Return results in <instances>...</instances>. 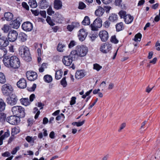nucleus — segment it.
I'll return each mask as SVG.
<instances>
[{
  "mask_svg": "<svg viewBox=\"0 0 160 160\" xmlns=\"http://www.w3.org/2000/svg\"><path fill=\"white\" fill-rule=\"evenodd\" d=\"M3 61L5 65L8 67L18 69L20 66V61L18 58L13 56L10 58H4Z\"/></svg>",
  "mask_w": 160,
  "mask_h": 160,
  "instance_id": "obj_1",
  "label": "nucleus"
},
{
  "mask_svg": "<svg viewBox=\"0 0 160 160\" xmlns=\"http://www.w3.org/2000/svg\"><path fill=\"white\" fill-rule=\"evenodd\" d=\"M76 49L71 51V55H74L75 58L77 59L78 56H85L88 52L87 48L83 45L77 46Z\"/></svg>",
  "mask_w": 160,
  "mask_h": 160,
  "instance_id": "obj_2",
  "label": "nucleus"
},
{
  "mask_svg": "<svg viewBox=\"0 0 160 160\" xmlns=\"http://www.w3.org/2000/svg\"><path fill=\"white\" fill-rule=\"evenodd\" d=\"M21 57L27 62L31 61L32 58L29 49L26 46H23L21 48Z\"/></svg>",
  "mask_w": 160,
  "mask_h": 160,
  "instance_id": "obj_3",
  "label": "nucleus"
},
{
  "mask_svg": "<svg viewBox=\"0 0 160 160\" xmlns=\"http://www.w3.org/2000/svg\"><path fill=\"white\" fill-rule=\"evenodd\" d=\"M2 90L4 95L8 96L11 94L13 91V89L10 85L5 84L2 86Z\"/></svg>",
  "mask_w": 160,
  "mask_h": 160,
  "instance_id": "obj_4",
  "label": "nucleus"
},
{
  "mask_svg": "<svg viewBox=\"0 0 160 160\" xmlns=\"http://www.w3.org/2000/svg\"><path fill=\"white\" fill-rule=\"evenodd\" d=\"M73 58L76 59L74 58V55H71V52L69 55L63 56L62 59V62L65 65L69 66L72 62Z\"/></svg>",
  "mask_w": 160,
  "mask_h": 160,
  "instance_id": "obj_5",
  "label": "nucleus"
},
{
  "mask_svg": "<svg viewBox=\"0 0 160 160\" xmlns=\"http://www.w3.org/2000/svg\"><path fill=\"white\" fill-rule=\"evenodd\" d=\"M102 25V20L99 18H97L90 25V27L92 30L96 31L101 27Z\"/></svg>",
  "mask_w": 160,
  "mask_h": 160,
  "instance_id": "obj_6",
  "label": "nucleus"
},
{
  "mask_svg": "<svg viewBox=\"0 0 160 160\" xmlns=\"http://www.w3.org/2000/svg\"><path fill=\"white\" fill-rule=\"evenodd\" d=\"M8 96L6 98V101L7 103L11 105L16 104L18 100L17 97L16 95L14 94H12Z\"/></svg>",
  "mask_w": 160,
  "mask_h": 160,
  "instance_id": "obj_7",
  "label": "nucleus"
},
{
  "mask_svg": "<svg viewBox=\"0 0 160 160\" xmlns=\"http://www.w3.org/2000/svg\"><path fill=\"white\" fill-rule=\"evenodd\" d=\"M6 120L11 124H18L20 121V118L18 116L17 117L14 115L7 117Z\"/></svg>",
  "mask_w": 160,
  "mask_h": 160,
  "instance_id": "obj_8",
  "label": "nucleus"
},
{
  "mask_svg": "<svg viewBox=\"0 0 160 160\" xmlns=\"http://www.w3.org/2000/svg\"><path fill=\"white\" fill-rule=\"evenodd\" d=\"M18 33L16 31L12 30L8 33V40L11 42H14L17 39Z\"/></svg>",
  "mask_w": 160,
  "mask_h": 160,
  "instance_id": "obj_9",
  "label": "nucleus"
},
{
  "mask_svg": "<svg viewBox=\"0 0 160 160\" xmlns=\"http://www.w3.org/2000/svg\"><path fill=\"white\" fill-rule=\"evenodd\" d=\"M112 49V45L109 43H103L100 48V51L103 53H106L108 52Z\"/></svg>",
  "mask_w": 160,
  "mask_h": 160,
  "instance_id": "obj_10",
  "label": "nucleus"
},
{
  "mask_svg": "<svg viewBox=\"0 0 160 160\" xmlns=\"http://www.w3.org/2000/svg\"><path fill=\"white\" fill-rule=\"evenodd\" d=\"M99 36L101 41L103 42H106L109 38L108 32L105 30H102L100 31Z\"/></svg>",
  "mask_w": 160,
  "mask_h": 160,
  "instance_id": "obj_11",
  "label": "nucleus"
},
{
  "mask_svg": "<svg viewBox=\"0 0 160 160\" xmlns=\"http://www.w3.org/2000/svg\"><path fill=\"white\" fill-rule=\"evenodd\" d=\"M26 75L28 80L33 81L36 80L38 77L37 73L32 71H28L26 73Z\"/></svg>",
  "mask_w": 160,
  "mask_h": 160,
  "instance_id": "obj_12",
  "label": "nucleus"
},
{
  "mask_svg": "<svg viewBox=\"0 0 160 160\" xmlns=\"http://www.w3.org/2000/svg\"><path fill=\"white\" fill-rule=\"evenodd\" d=\"M22 27L24 31L26 32H29L32 29L33 25L30 22H26L22 24Z\"/></svg>",
  "mask_w": 160,
  "mask_h": 160,
  "instance_id": "obj_13",
  "label": "nucleus"
},
{
  "mask_svg": "<svg viewBox=\"0 0 160 160\" xmlns=\"http://www.w3.org/2000/svg\"><path fill=\"white\" fill-rule=\"evenodd\" d=\"M88 35V33L83 29L79 30L78 32V37L81 41L85 40Z\"/></svg>",
  "mask_w": 160,
  "mask_h": 160,
  "instance_id": "obj_14",
  "label": "nucleus"
},
{
  "mask_svg": "<svg viewBox=\"0 0 160 160\" xmlns=\"http://www.w3.org/2000/svg\"><path fill=\"white\" fill-rule=\"evenodd\" d=\"M9 43L6 37L3 36L0 38V46L6 47L9 44Z\"/></svg>",
  "mask_w": 160,
  "mask_h": 160,
  "instance_id": "obj_15",
  "label": "nucleus"
},
{
  "mask_svg": "<svg viewBox=\"0 0 160 160\" xmlns=\"http://www.w3.org/2000/svg\"><path fill=\"white\" fill-rule=\"evenodd\" d=\"M19 18H16L15 20L13 21L10 24V25L11 27L15 29L18 28L20 26V22L19 21Z\"/></svg>",
  "mask_w": 160,
  "mask_h": 160,
  "instance_id": "obj_16",
  "label": "nucleus"
},
{
  "mask_svg": "<svg viewBox=\"0 0 160 160\" xmlns=\"http://www.w3.org/2000/svg\"><path fill=\"white\" fill-rule=\"evenodd\" d=\"M12 111L14 115L20 117V106H19L13 107L12 108Z\"/></svg>",
  "mask_w": 160,
  "mask_h": 160,
  "instance_id": "obj_17",
  "label": "nucleus"
},
{
  "mask_svg": "<svg viewBox=\"0 0 160 160\" xmlns=\"http://www.w3.org/2000/svg\"><path fill=\"white\" fill-rule=\"evenodd\" d=\"M62 5L61 1L60 0H54V8L57 9H61Z\"/></svg>",
  "mask_w": 160,
  "mask_h": 160,
  "instance_id": "obj_18",
  "label": "nucleus"
},
{
  "mask_svg": "<svg viewBox=\"0 0 160 160\" xmlns=\"http://www.w3.org/2000/svg\"><path fill=\"white\" fill-rule=\"evenodd\" d=\"M55 20L56 22L61 23L64 21V18L61 15L58 13H55Z\"/></svg>",
  "mask_w": 160,
  "mask_h": 160,
  "instance_id": "obj_19",
  "label": "nucleus"
},
{
  "mask_svg": "<svg viewBox=\"0 0 160 160\" xmlns=\"http://www.w3.org/2000/svg\"><path fill=\"white\" fill-rule=\"evenodd\" d=\"M134 18L130 14H127L124 18V21L126 24H130L132 22Z\"/></svg>",
  "mask_w": 160,
  "mask_h": 160,
  "instance_id": "obj_20",
  "label": "nucleus"
},
{
  "mask_svg": "<svg viewBox=\"0 0 160 160\" xmlns=\"http://www.w3.org/2000/svg\"><path fill=\"white\" fill-rule=\"evenodd\" d=\"M38 5L42 9H44L48 6V3L46 0H42L38 3Z\"/></svg>",
  "mask_w": 160,
  "mask_h": 160,
  "instance_id": "obj_21",
  "label": "nucleus"
},
{
  "mask_svg": "<svg viewBox=\"0 0 160 160\" xmlns=\"http://www.w3.org/2000/svg\"><path fill=\"white\" fill-rule=\"evenodd\" d=\"M105 12L104 9L101 7H99L98 9L95 12V14L97 16L101 17L102 16Z\"/></svg>",
  "mask_w": 160,
  "mask_h": 160,
  "instance_id": "obj_22",
  "label": "nucleus"
},
{
  "mask_svg": "<svg viewBox=\"0 0 160 160\" xmlns=\"http://www.w3.org/2000/svg\"><path fill=\"white\" fill-rule=\"evenodd\" d=\"M85 74L82 70L78 71L75 74V78L78 79H81L83 77Z\"/></svg>",
  "mask_w": 160,
  "mask_h": 160,
  "instance_id": "obj_23",
  "label": "nucleus"
},
{
  "mask_svg": "<svg viewBox=\"0 0 160 160\" xmlns=\"http://www.w3.org/2000/svg\"><path fill=\"white\" fill-rule=\"evenodd\" d=\"M11 27L8 24H4L2 28V29L5 33H7L10 31L9 30L11 29Z\"/></svg>",
  "mask_w": 160,
  "mask_h": 160,
  "instance_id": "obj_24",
  "label": "nucleus"
},
{
  "mask_svg": "<svg viewBox=\"0 0 160 160\" xmlns=\"http://www.w3.org/2000/svg\"><path fill=\"white\" fill-rule=\"evenodd\" d=\"M4 16L6 20L8 21L11 20L13 18V14L10 12H5Z\"/></svg>",
  "mask_w": 160,
  "mask_h": 160,
  "instance_id": "obj_25",
  "label": "nucleus"
},
{
  "mask_svg": "<svg viewBox=\"0 0 160 160\" xmlns=\"http://www.w3.org/2000/svg\"><path fill=\"white\" fill-rule=\"evenodd\" d=\"M116 30L117 31H120L124 29V26L123 23L122 22H120L117 23L116 25Z\"/></svg>",
  "mask_w": 160,
  "mask_h": 160,
  "instance_id": "obj_26",
  "label": "nucleus"
},
{
  "mask_svg": "<svg viewBox=\"0 0 160 160\" xmlns=\"http://www.w3.org/2000/svg\"><path fill=\"white\" fill-rule=\"evenodd\" d=\"M63 72L61 70H58L56 71L55 73V78L56 79H60L62 77Z\"/></svg>",
  "mask_w": 160,
  "mask_h": 160,
  "instance_id": "obj_27",
  "label": "nucleus"
},
{
  "mask_svg": "<svg viewBox=\"0 0 160 160\" xmlns=\"http://www.w3.org/2000/svg\"><path fill=\"white\" fill-rule=\"evenodd\" d=\"M43 79L46 82L49 83L51 82L52 78V76L49 75H46L44 76Z\"/></svg>",
  "mask_w": 160,
  "mask_h": 160,
  "instance_id": "obj_28",
  "label": "nucleus"
},
{
  "mask_svg": "<svg viewBox=\"0 0 160 160\" xmlns=\"http://www.w3.org/2000/svg\"><path fill=\"white\" fill-rule=\"evenodd\" d=\"M22 104L26 106H28L30 104L28 98H22L21 99Z\"/></svg>",
  "mask_w": 160,
  "mask_h": 160,
  "instance_id": "obj_29",
  "label": "nucleus"
},
{
  "mask_svg": "<svg viewBox=\"0 0 160 160\" xmlns=\"http://www.w3.org/2000/svg\"><path fill=\"white\" fill-rule=\"evenodd\" d=\"M7 51L5 48H0V58L3 57L7 53Z\"/></svg>",
  "mask_w": 160,
  "mask_h": 160,
  "instance_id": "obj_30",
  "label": "nucleus"
},
{
  "mask_svg": "<svg viewBox=\"0 0 160 160\" xmlns=\"http://www.w3.org/2000/svg\"><path fill=\"white\" fill-rule=\"evenodd\" d=\"M90 23V21L88 16H85L84 20L82 22V24L84 25H88Z\"/></svg>",
  "mask_w": 160,
  "mask_h": 160,
  "instance_id": "obj_31",
  "label": "nucleus"
},
{
  "mask_svg": "<svg viewBox=\"0 0 160 160\" xmlns=\"http://www.w3.org/2000/svg\"><path fill=\"white\" fill-rule=\"evenodd\" d=\"M28 3L31 8H35L37 6V3L35 0H30Z\"/></svg>",
  "mask_w": 160,
  "mask_h": 160,
  "instance_id": "obj_32",
  "label": "nucleus"
},
{
  "mask_svg": "<svg viewBox=\"0 0 160 160\" xmlns=\"http://www.w3.org/2000/svg\"><path fill=\"white\" fill-rule=\"evenodd\" d=\"M118 18L117 15L112 14L109 17V19L111 22H114L118 20Z\"/></svg>",
  "mask_w": 160,
  "mask_h": 160,
  "instance_id": "obj_33",
  "label": "nucleus"
},
{
  "mask_svg": "<svg viewBox=\"0 0 160 160\" xmlns=\"http://www.w3.org/2000/svg\"><path fill=\"white\" fill-rule=\"evenodd\" d=\"M27 87V82L24 78H21V88H24Z\"/></svg>",
  "mask_w": 160,
  "mask_h": 160,
  "instance_id": "obj_34",
  "label": "nucleus"
},
{
  "mask_svg": "<svg viewBox=\"0 0 160 160\" xmlns=\"http://www.w3.org/2000/svg\"><path fill=\"white\" fill-rule=\"evenodd\" d=\"M141 34L139 33L135 36L134 38L133 39V40L136 42H140L141 41Z\"/></svg>",
  "mask_w": 160,
  "mask_h": 160,
  "instance_id": "obj_35",
  "label": "nucleus"
},
{
  "mask_svg": "<svg viewBox=\"0 0 160 160\" xmlns=\"http://www.w3.org/2000/svg\"><path fill=\"white\" fill-rule=\"evenodd\" d=\"M6 104L2 99H0V111H3L5 108Z\"/></svg>",
  "mask_w": 160,
  "mask_h": 160,
  "instance_id": "obj_36",
  "label": "nucleus"
},
{
  "mask_svg": "<svg viewBox=\"0 0 160 160\" xmlns=\"http://www.w3.org/2000/svg\"><path fill=\"white\" fill-rule=\"evenodd\" d=\"M6 78L3 73L0 72V83L3 84L6 82Z\"/></svg>",
  "mask_w": 160,
  "mask_h": 160,
  "instance_id": "obj_37",
  "label": "nucleus"
},
{
  "mask_svg": "<svg viewBox=\"0 0 160 160\" xmlns=\"http://www.w3.org/2000/svg\"><path fill=\"white\" fill-rule=\"evenodd\" d=\"M20 132L19 127H15L12 129L11 134L12 136L17 134Z\"/></svg>",
  "mask_w": 160,
  "mask_h": 160,
  "instance_id": "obj_38",
  "label": "nucleus"
},
{
  "mask_svg": "<svg viewBox=\"0 0 160 160\" xmlns=\"http://www.w3.org/2000/svg\"><path fill=\"white\" fill-rule=\"evenodd\" d=\"M65 46L59 43L57 47V49L58 51L60 52H63L64 50V48Z\"/></svg>",
  "mask_w": 160,
  "mask_h": 160,
  "instance_id": "obj_39",
  "label": "nucleus"
},
{
  "mask_svg": "<svg viewBox=\"0 0 160 160\" xmlns=\"http://www.w3.org/2000/svg\"><path fill=\"white\" fill-rule=\"evenodd\" d=\"M62 86L63 87L65 88L66 87L67 85V82L66 80L65 77L63 78L60 82Z\"/></svg>",
  "mask_w": 160,
  "mask_h": 160,
  "instance_id": "obj_40",
  "label": "nucleus"
},
{
  "mask_svg": "<svg viewBox=\"0 0 160 160\" xmlns=\"http://www.w3.org/2000/svg\"><path fill=\"white\" fill-rule=\"evenodd\" d=\"M27 38V35L23 32L21 33V41L24 42L26 40Z\"/></svg>",
  "mask_w": 160,
  "mask_h": 160,
  "instance_id": "obj_41",
  "label": "nucleus"
},
{
  "mask_svg": "<svg viewBox=\"0 0 160 160\" xmlns=\"http://www.w3.org/2000/svg\"><path fill=\"white\" fill-rule=\"evenodd\" d=\"M126 12L125 11L121 10L120 12H119L118 13V14L120 16L121 18H124L125 16H126L127 14H126Z\"/></svg>",
  "mask_w": 160,
  "mask_h": 160,
  "instance_id": "obj_42",
  "label": "nucleus"
},
{
  "mask_svg": "<svg viewBox=\"0 0 160 160\" xmlns=\"http://www.w3.org/2000/svg\"><path fill=\"white\" fill-rule=\"evenodd\" d=\"M36 84L34 83L31 87H28V90L30 92L34 91L36 88Z\"/></svg>",
  "mask_w": 160,
  "mask_h": 160,
  "instance_id": "obj_43",
  "label": "nucleus"
},
{
  "mask_svg": "<svg viewBox=\"0 0 160 160\" xmlns=\"http://www.w3.org/2000/svg\"><path fill=\"white\" fill-rule=\"evenodd\" d=\"M102 68V67L99 65L98 64L96 63L93 65L94 69L97 70L98 71H99Z\"/></svg>",
  "mask_w": 160,
  "mask_h": 160,
  "instance_id": "obj_44",
  "label": "nucleus"
},
{
  "mask_svg": "<svg viewBox=\"0 0 160 160\" xmlns=\"http://www.w3.org/2000/svg\"><path fill=\"white\" fill-rule=\"evenodd\" d=\"M111 41L115 44L117 43L118 41L116 39L115 36H113L111 37Z\"/></svg>",
  "mask_w": 160,
  "mask_h": 160,
  "instance_id": "obj_45",
  "label": "nucleus"
},
{
  "mask_svg": "<svg viewBox=\"0 0 160 160\" xmlns=\"http://www.w3.org/2000/svg\"><path fill=\"white\" fill-rule=\"evenodd\" d=\"M47 12L48 14L49 15H52L54 13V12L52 10V7H49L47 9Z\"/></svg>",
  "mask_w": 160,
  "mask_h": 160,
  "instance_id": "obj_46",
  "label": "nucleus"
},
{
  "mask_svg": "<svg viewBox=\"0 0 160 160\" xmlns=\"http://www.w3.org/2000/svg\"><path fill=\"white\" fill-rule=\"evenodd\" d=\"M6 115L3 113H0V122L4 121L6 118Z\"/></svg>",
  "mask_w": 160,
  "mask_h": 160,
  "instance_id": "obj_47",
  "label": "nucleus"
},
{
  "mask_svg": "<svg viewBox=\"0 0 160 160\" xmlns=\"http://www.w3.org/2000/svg\"><path fill=\"white\" fill-rule=\"evenodd\" d=\"M86 7L85 4L83 2H80L79 3L78 8L79 9H82Z\"/></svg>",
  "mask_w": 160,
  "mask_h": 160,
  "instance_id": "obj_48",
  "label": "nucleus"
},
{
  "mask_svg": "<svg viewBox=\"0 0 160 160\" xmlns=\"http://www.w3.org/2000/svg\"><path fill=\"white\" fill-rule=\"evenodd\" d=\"M10 135V132L8 130H7L6 132H5L4 134L2 135L1 136L2 137V138L4 139L5 138H7Z\"/></svg>",
  "mask_w": 160,
  "mask_h": 160,
  "instance_id": "obj_49",
  "label": "nucleus"
},
{
  "mask_svg": "<svg viewBox=\"0 0 160 160\" xmlns=\"http://www.w3.org/2000/svg\"><path fill=\"white\" fill-rule=\"evenodd\" d=\"M19 146L17 147L14 148L11 152V153L13 155L15 154L17 151L19 150Z\"/></svg>",
  "mask_w": 160,
  "mask_h": 160,
  "instance_id": "obj_50",
  "label": "nucleus"
},
{
  "mask_svg": "<svg viewBox=\"0 0 160 160\" xmlns=\"http://www.w3.org/2000/svg\"><path fill=\"white\" fill-rule=\"evenodd\" d=\"M46 21L47 22H48V23H49V24L52 26L54 25L51 19V18L49 16H48L47 17Z\"/></svg>",
  "mask_w": 160,
  "mask_h": 160,
  "instance_id": "obj_51",
  "label": "nucleus"
},
{
  "mask_svg": "<svg viewBox=\"0 0 160 160\" xmlns=\"http://www.w3.org/2000/svg\"><path fill=\"white\" fill-rule=\"evenodd\" d=\"M25 116L24 109L21 107V118H24Z\"/></svg>",
  "mask_w": 160,
  "mask_h": 160,
  "instance_id": "obj_52",
  "label": "nucleus"
},
{
  "mask_svg": "<svg viewBox=\"0 0 160 160\" xmlns=\"http://www.w3.org/2000/svg\"><path fill=\"white\" fill-rule=\"evenodd\" d=\"M22 7L26 9L27 10H29V6L26 3L23 2L22 3Z\"/></svg>",
  "mask_w": 160,
  "mask_h": 160,
  "instance_id": "obj_53",
  "label": "nucleus"
},
{
  "mask_svg": "<svg viewBox=\"0 0 160 160\" xmlns=\"http://www.w3.org/2000/svg\"><path fill=\"white\" fill-rule=\"evenodd\" d=\"M76 45V42L74 41H72L68 45V47L71 48Z\"/></svg>",
  "mask_w": 160,
  "mask_h": 160,
  "instance_id": "obj_54",
  "label": "nucleus"
},
{
  "mask_svg": "<svg viewBox=\"0 0 160 160\" xmlns=\"http://www.w3.org/2000/svg\"><path fill=\"white\" fill-rule=\"evenodd\" d=\"M76 98L73 97H72L71 98V100L70 101V104L71 105H74L76 102Z\"/></svg>",
  "mask_w": 160,
  "mask_h": 160,
  "instance_id": "obj_55",
  "label": "nucleus"
},
{
  "mask_svg": "<svg viewBox=\"0 0 160 160\" xmlns=\"http://www.w3.org/2000/svg\"><path fill=\"white\" fill-rule=\"evenodd\" d=\"M110 23L108 21H106L104 23V26L106 28H108L110 25Z\"/></svg>",
  "mask_w": 160,
  "mask_h": 160,
  "instance_id": "obj_56",
  "label": "nucleus"
},
{
  "mask_svg": "<svg viewBox=\"0 0 160 160\" xmlns=\"http://www.w3.org/2000/svg\"><path fill=\"white\" fill-rule=\"evenodd\" d=\"M71 24L74 28H78L79 26V23L77 22H72Z\"/></svg>",
  "mask_w": 160,
  "mask_h": 160,
  "instance_id": "obj_57",
  "label": "nucleus"
},
{
  "mask_svg": "<svg viewBox=\"0 0 160 160\" xmlns=\"http://www.w3.org/2000/svg\"><path fill=\"white\" fill-rule=\"evenodd\" d=\"M72 25L71 24L68 25L67 26V29L70 32L72 31V30L74 28Z\"/></svg>",
  "mask_w": 160,
  "mask_h": 160,
  "instance_id": "obj_58",
  "label": "nucleus"
},
{
  "mask_svg": "<svg viewBox=\"0 0 160 160\" xmlns=\"http://www.w3.org/2000/svg\"><path fill=\"white\" fill-rule=\"evenodd\" d=\"M40 14L44 18H46V11H40Z\"/></svg>",
  "mask_w": 160,
  "mask_h": 160,
  "instance_id": "obj_59",
  "label": "nucleus"
},
{
  "mask_svg": "<svg viewBox=\"0 0 160 160\" xmlns=\"http://www.w3.org/2000/svg\"><path fill=\"white\" fill-rule=\"evenodd\" d=\"M102 2L105 4H108L112 2V0H101Z\"/></svg>",
  "mask_w": 160,
  "mask_h": 160,
  "instance_id": "obj_60",
  "label": "nucleus"
},
{
  "mask_svg": "<svg viewBox=\"0 0 160 160\" xmlns=\"http://www.w3.org/2000/svg\"><path fill=\"white\" fill-rule=\"evenodd\" d=\"M10 153L8 152H6L2 154V156L4 157H9L10 156Z\"/></svg>",
  "mask_w": 160,
  "mask_h": 160,
  "instance_id": "obj_61",
  "label": "nucleus"
},
{
  "mask_svg": "<svg viewBox=\"0 0 160 160\" xmlns=\"http://www.w3.org/2000/svg\"><path fill=\"white\" fill-rule=\"evenodd\" d=\"M35 98V94H32L29 97L30 101L31 102L33 101Z\"/></svg>",
  "mask_w": 160,
  "mask_h": 160,
  "instance_id": "obj_62",
  "label": "nucleus"
},
{
  "mask_svg": "<svg viewBox=\"0 0 160 160\" xmlns=\"http://www.w3.org/2000/svg\"><path fill=\"white\" fill-rule=\"evenodd\" d=\"M126 126V123H122L120 128V129L118 130V131L119 132H120Z\"/></svg>",
  "mask_w": 160,
  "mask_h": 160,
  "instance_id": "obj_63",
  "label": "nucleus"
},
{
  "mask_svg": "<svg viewBox=\"0 0 160 160\" xmlns=\"http://www.w3.org/2000/svg\"><path fill=\"white\" fill-rule=\"evenodd\" d=\"M85 122V120H83L81 122H77V127H80L82 126L84 123Z\"/></svg>",
  "mask_w": 160,
  "mask_h": 160,
  "instance_id": "obj_64",
  "label": "nucleus"
}]
</instances>
